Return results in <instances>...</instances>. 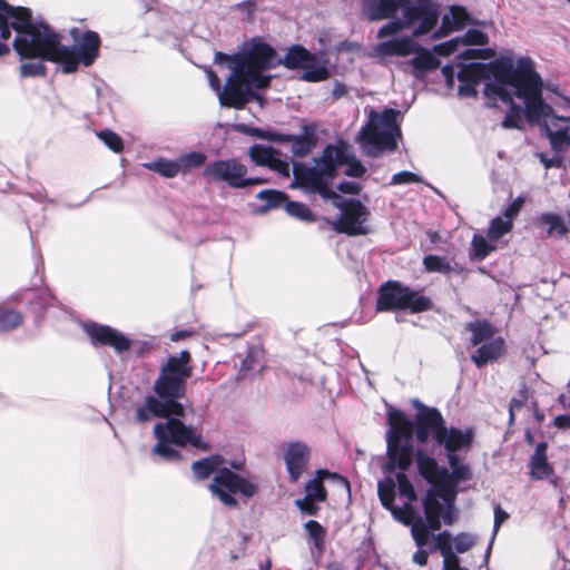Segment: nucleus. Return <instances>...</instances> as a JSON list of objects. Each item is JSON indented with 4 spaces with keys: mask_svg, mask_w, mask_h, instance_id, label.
<instances>
[{
    "mask_svg": "<svg viewBox=\"0 0 570 570\" xmlns=\"http://www.w3.org/2000/svg\"><path fill=\"white\" fill-rule=\"evenodd\" d=\"M431 308V298L399 282H386L379 289L377 311L409 309L411 313H421Z\"/></svg>",
    "mask_w": 570,
    "mask_h": 570,
    "instance_id": "nucleus-13",
    "label": "nucleus"
},
{
    "mask_svg": "<svg viewBox=\"0 0 570 570\" xmlns=\"http://www.w3.org/2000/svg\"><path fill=\"white\" fill-rule=\"evenodd\" d=\"M316 501L312 500V499H298L296 500V505L298 507V509L308 514V515H315L318 511V507L315 504Z\"/></svg>",
    "mask_w": 570,
    "mask_h": 570,
    "instance_id": "nucleus-50",
    "label": "nucleus"
},
{
    "mask_svg": "<svg viewBox=\"0 0 570 570\" xmlns=\"http://www.w3.org/2000/svg\"><path fill=\"white\" fill-rule=\"evenodd\" d=\"M389 430L386 432L387 462L383 465L385 478L391 476L401 498L405 499L402 507L396 509L414 508L416 500L414 487L405 471L415 458L412 445L413 426L405 414L396 409L387 412Z\"/></svg>",
    "mask_w": 570,
    "mask_h": 570,
    "instance_id": "nucleus-6",
    "label": "nucleus"
},
{
    "mask_svg": "<svg viewBox=\"0 0 570 570\" xmlns=\"http://www.w3.org/2000/svg\"><path fill=\"white\" fill-rule=\"evenodd\" d=\"M504 350V341L501 337L493 338L489 342L480 344L475 352L471 355V360L480 368L497 360Z\"/></svg>",
    "mask_w": 570,
    "mask_h": 570,
    "instance_id": "nucleus-29",
    "label": "nucleus"
},
{
    "mask_svg": "<svg viewBox=\"0 0 570 570\" xmlns=\"http://www.w3.org/2000/svg\"><path fill=\"white\" fill-rule=\"evenodd\" d=\"M29 11L26 7H13L0 0V37L3 40H8L11 36V29L17 32V37L13 40V49L22 57L35 55L38 47L35 42L42 37V45H52L53 35L47 33L48 30L39 26L32 28L29 24Z\"/></svg>",
    "mask_w": 570,
    "mask_h": 570,
    "instance_id": "nucleus-9",
    "label": "nucleus"
},
{
    "mask_svg": "<svg viewBox=\"0 0 570 570\" xmlns=\"http://www.w3.org/2000/svg\"><path fill=\"white\" fill-rule=\"evenodd\" d=\"M424 268L431 273H449L452 271L450 262L445 257L428 255L423 258Z\"/></svg>",
    "mask_w": 570,
    "mask_h": 570,
    "instance_id": "nucleus-38",
    "label": "nucleus"
},
{
    "mask_svg": "<svg viewBox=\"0 0 570 570\" xmlns=\"http://www.w3.org/2000/svg\"><path fill=\"white\" fill-rule=\"evenodd\" d=\"M338 190L345 194L356 195L361 190V186L355 181H343L337 186Z\"/></svg>",
    "mask_w": 570,
    "mask_h": 570,
    "instance_id": "nucleus-54",
    "label": "nucleus"
},
{
    "mask_svg": "<svg viewBox=\"0 0 570 570\" xmlns=\"http://www.w3.org/2000/svg\"><path fill=\"white\" fill-rule=\"evenodd\" d=\"M289 134H281L276 131H268V135L262 136V139H266L269 141H276V142H288L289 141Z\"/></svg>",
    "mask_w": 570,
    "mask_h": 570,
    "instance_id": "nucleus-55",
    "label": "nucleus"
},
{
    "mask_svg": "<svg viewBox=\"0 0 570 570\" xmlns=\"http://www.w3.org/2000/svg\"><path fill=\"white\" fill-rule=\"evenodd\" d=\"M522 199L521 198H517L515 200H513L505 209H504V217L510 219L512 222V219L518 215V213L520 212L521 209V206H522Z\"/></svg>",
    "mask_w": 570,
    "mask_h": 570,
    "instance_id": "nucleus-52",
    "label": "nucleus"
},
{
    "mask_svg": "<svg viewBox=\"0 0 570 570\" xmlns=\"http://www.w3.org/2000/svg\"><path fill=\"white\" fill-rule=\"evenodd\" d=\"M257 197L261 200L265 202L266 209L279 208V207L285 208L286 202L288 200V197L285 193L274 190V189L262 190L258 193Z\"/></svg>",
    "mask_w": 570,
    "mask_h": 570,
    "instance_id": "nucleus-35",
    "label": "nucleus"
},
{
    "mask_svg": "<svg viewBox=\"0 0 570 570\" xmlns=\"http://www.w3.org/2000/svg\"><path fill=\"white\" fill-rule=\"evenodd\" d=\"M346 160L342 149L327 145L321 157L315 159L314 166H307L303 163L293 164L294 181L292 187L299 186L311 191H317L324 195L331 180L335 176L338 165Z\"/></svg>",
    "mask_w": 570,
    "mask_h": 570,
    "instance_id": "nucleus-11",
    "label": "nucleus"
},
{
    "mask_svg": "<svg viewBox=\"0 0 570 570\" xmlns=\"http://www.w3.org/2000/svg\"><path fill=\"white\" fill-rule=\"evenodd\" d=\"M419 547V550L413 554V562L419 566H425L428 563L429 553L426 550Z\"/></svg>",
    "mask_w": 570,
    "mask_h": 570,
    "instance_id": "nucleus-58",
    "label": "nucleus"
},
{
    "mask_svg": "<svg viewBox=\"0 0 570 570\" xmlns=\"http://www.w3.org/2000/svg\"><path fill=\"white\" fill-rule=\"evenodd\" d=\"M305 529L317 549H322L325 538V529L315 520H308Z\"/></svg>",
    "mask_w": 570,
    "mask_h": 570,
    "instance_id": "nucleus-41",
    "label": "nucleus"
},
{
    "mask_svg": "<svg viewBox=\"0 0 570 570\" xmlns=\"http://www.w3.org/2000/svg\"><path fill=\"white\" fill-rule=\"evenodd\" d=\"M472 248L474 256L479 259H483L494 249V246H491L485 237L474 235L472 239Z\"/></svg>",
    "mask_w": 570,
    "mask_h": 570,
    "instance_id": "nucleus-45",
    "label": "nucleus"
},
{
    "mask_svg": "<svg viewBox=\"0 0 570 570\" xmlns=\"http://www.w3.org/2000/svg\"><path fill=\"white\" fill-rule=\"evenodd\" d=\"M22 323V315L16 311L0 306V331H9Z\"/></svg>",
    "mask_w": 570,
    "mask_h": 570,
    "instance_id": "nucleus-39",
    "label": "nucleus"
},
{
    "mask_svg": "<svg viewBox=\"0 0 570 570\" xmlns=\"http://www.w3.org/2000/svg\"><path fill=\"white\" fill-rule=\"evenodd\" d=\"M311 450L301 441L288 442L284 449V462L292 482H296L304 473L309 460Z\"/></svg>",
    "mask_w": 570,
    "mask_h": 570,
    "instance_id": "nucleus-23",
    "label": "nucleus"
},
{
    "mask_svg": "<svg viewBox=\"0 0 570 570\" xmlns=\"http://www.w3.org/2000/svg\"><path fill=\"white\" fill-rule=\"evenodd\" d=\"M284 209L286 210V213L289 216L297 218L299 220H303V222H314L315 220V215L303 203L287 200Z\"/></svg>",
    "mask_w": 570,
    "mask_h": 570,
    "instance_id": "nucleus-36",
    "label": "nucleus"
},
{
    "mask_svg": "<svg viewBox=\"0 0 570 570\" xmlns=\"http://www.w3.org/2000/svg\"><path fill=\"white\" fill-rule=\"evenodd\" d=\"M490 57L491 55H489L488 49L473 48H465L456 56V59L459 60L458 79L460 81L458 94L460 97H476V87L479 82L489 76L488 65L481 62H470L464 65L461 61L488 59Z\"/></svg>",
    "mask_w": 570,
    "mask_h": 570,
    "instance_id": "nucleus-15",
    "label": "nucleus"
},
{
    "mask_svg": "<svg viewBox=\"0 0 570 570\" xmlns=\"http://www.w3.org/2000/svg\"><path fill=\"white\" fill-rule=\"evenodd\" d=\"M146 167L167 178L176 177L179 171H181L178 159L169 160L165 158H158L155 161L147 164Z\"/></svg>",
    "mask_w": 570,
    "mask_h": 570,
    "instance_id": "nucleus-33",
    "label": "nucleus"
},
{
    "mask_svg": "<svg viewBox=\"0 0 570 570\" xmlns=\"http://www.w3.org/2000/svg\"><path fill=\"white\" fill-rule=\"evenodd\" d=\"M248 155L256 165L268 167L286 178L291 176V165L287 157H283L278 149L263 144H254L249 148Z\"/></svg>",
    "mask_w": 570,
    "mask_h": 570,
    "instance_id": "nucleus-20",
    "label": "nucleus"
},
{
    "mask_svg": "<svg viewBox=\"0 0 570 570\" xmlns=\"http://www.w3.org/2000/svg\"><path fill=\"white\" fill-rule=\"evenodd\" d=\"M528 401V390L525 386H523L519 392L518 395L512 397L509 404V422L510 424L513 423L515 419V413L521 410Z\"/></svg>",
    "mask_w": 570,
    "mask_h": 570,
    "instance_id": "nucleus-44",
    "label": "nucleus"
},
{
    "mask_svg": "<svg viewBox=\"0 0 570 570\" xmlns=\"http://www.w3.org/2000/svg\"><path fill=\"white\" fill-rule=\"evenodd\" d=\"M219 459L216 456L205 458L193 463L191 469L198 480L207 479L215 472L209 490L224 505L236 508V493L249 499L257 492V484L252 480L240 476L229 469L218 470Z\"/></svg>",
    "mask_w": 570,
    "mask_h": 570,
    "instance_id": "nucleus-8",
    "label": "nucleus"
},
{
    "mask_svg": "<svg viewBox=\"0 0 570 570\" xmlns=\"http://www.w3.org/2000/svg\"><path fill=\"white\" fill-rule=\"evenodd\" d=\"M493 81L484 86L489 99L510 106L502 121L504 128H519L522 112L530 124L540 125L557 151L570 145V99L559 97L554 106L542 98V80L530 58H519L517 65L501 62L493 67Z\"/></svg>",
    "mask_w": 570,
    "mask_h": 570,
    "instance_id": "nucleus-1",
    "label": "nucleus"
},
{
    "mask_svg": "<svg viewBox=\"0 0 570 570\" xmlns=\"http://www.w3.org/2000/svg\"><path fill=\"white\" fill-rule=\"evenodd\" d=\"M247 168L236 159H222L209 163L203 175L214 181H225L233 188H244L264 183L261 178H247Z\"/></svg>",
    "mask_w": 570,
    "mask_h": 570,
    "instance_id": "nucleus-16",
    "label": "nucleus"
},
{
    "mask_svg": "<svg viewBox=\"0 0 570 570\" xmlns=\"http://www.w3.org/2000/svg\"><path fill=\"white\" fill-rule=\"evenodd\" d=\"M415 462L420 475L426 480V482L435 483L448 491H454L453 488L455 484L471 478L469 465L462 463L460 456L451 455L448 459L451 471L445 466H440L438 461L423 450L415 452Z\"/></svg>",
    "mask_w": 570,
    "mask_h": 570,
    "instance_id": "nucleus-12",
    "label": "nucleus"
},
{
    "mask_svg": "<svg viewBox=\"0 0 570 570\" xmlns=\"http://www.w3.org/2000/svg\"><path fill=\"white\" fill-rule=\"evenodd\" d=\"M554 425L558 429H569L570 428V415L569 414H560L554 417Z\"/></svg>",
    "mask_w": 570,
    "mask_h": 570,
    "instance_id": "nucleus-59",
    "label": "nucleus"
},
{
    "mask_svg": "<svg viewBox=\"0 0 570 570\" xmlns=\"http://www.w3.org/2000/svg\"><path fill=\"white\" fill-rule=\"evenodd\" d=\"M346 92H347V89H346L345 85L336 82L333 88L332 95L334 98L338 99V98L343 97L344 95H346Z\"/></svg>",
    "mask_w": 570,
    "mask_h": 570,
    "instance_id": "nucleus-62",
    "label": "nucleus"
},
{
    "mask_svg": "<svg viewBox=\"0 0 570 570\" xmlns=\"http://www.w3.org/2000/svg\"><path fill=\"white\" fill-rule=\"evenodd\" d=\"M206 160V156L203 153L190 151L188 154L181 155L178 158V163L180 164V170L187 171L191 168L200 167Z\"/></svg>",
    "mask_w": 570,
    "mask_h": 570,
    "instance_id": "nucleus-40",
    "label": "nucleus"
},
{
    "mask_svg": "<svg viewBox=\"0 0 570 570\" xmlns=\"http://www.w3.org/2000/svg\"><path fill=\"white\" fill-rule=\"evenodd\" d=\"M413 405L417 412L414 421L409 420L413 426L412 436L415 435L419 443H426L429 438L436 442L445 428V421L441 412L436 407L424 405L419 400H414Z\"/></svg>",
    "mask_w": 570,
    "mask_h": 570,
    "instance_id": "nucleus-18",
    "label": "nucleus"
},
{
    "mask_svg": "<svg viewBox=\"0 0 570 570\" xmlns=\"http://www.w3.org/2000/svg\"><path fill=\"white\" fill-rule=\"evenodd\" d=\"M278 65H283L289 70L302 69L303 73L301 79L307 82H320L330 77V70L325 63H322L314 53H311L299 45H293L289 47L284 57L279 59H277V53L274 49L273 66L267 70L275 68Z\"/></svg>",
    "mask_w": 570,
    "mask_h": 570,
    "instance_id": "nucleus-14",
    "label": "nucleus"
},
{
    "mask_svg": "<svg viewBox=\"0 0 570 570\" xmlns=\"http://www.w3.org/2000/svg\"><path fill=\"white\" fill-rule=\"evenodd\" d=\"M413 183H421V177L406 170L396 173L391 178V185H405Z\"/></svg>",
    "mask_w": 570,
    "mask_h": 570,
    "instance_id": "nucleus-48",
    "label": "nucleus"
},
{
    "mask_svg": "<svg viewBox=\"0 0 570 570\" xmlns=\"http://www.w3.org/2000/svg\"><path fill=\"white\" fill-rule=\"evenodd\" d=\"M413 31V28H410ZM420 36H401L379 42L373 48V56L380 61H385L389 57H407L417 51L419 45L414 38Z\"/></svg>",
    "mask_w": 570,
    "mask_h": 570,
    "instance_id": "nucleus-21",
    "label": "nucleus"
},
{
    "mask_svg": "<svg viewBox=\"0 0 570 570\" xmlns=\"http://www.w3.org/2000/svg\"><path fill=\"white\" fill-rule=\"evenodd\" d=\"M466 330L472 333L471 344L473 346L493 340V327L485 321L470 322Z\"/></svg>",
    "mask_w": 570,
    "mask_h": 570,
    "instance_id": "nucleus-32",
    "label": "nucleus"
},
{
    "mask_svg": "<svg viewBox=\"0 0 570 570\" xmlns=\"http://www.w3.org/2000/svg\"><path fill=\"white\" fill-rule=\"evenodd\" d=\"M411 8L410 0H363V11L370 21L389 19L377 31V39L396 36L413 28V36L431 31L434 14Z\"/></svg>",
    "mask_w": 570,
    "mask_h": 570,
    "instance_id": "nucleus-7",
    "label": "nucleus"
},
{
    "mask_svg": "<svg viewBox=\"0 0 570 570\" xmlns=\"http://www.w3.org/2000/svg\"><path fill=\"white\" fill-rule=\"evenodd\" d=\"M538 222L540 225H546L548 227L547 235L553 237H563L569 233V227L567 226L563 217L556 213H542Z\"/></svg>",
    "mask_w": 570,
    "mask_h": 570,
    "instance_id": "nucleus-31",
    "label": "nucleus"
},
{
    "mask_svg": "<svg viewBox=\"0 0 570 570\" xmlns=\"http://www.w3.org/2000/svg\"><path fill=\"white\" fill-rule=\"evenodd\" d=\"M274 48L259 37L245 41L239 51L227 55L220 51L215 53L217 65L228 63L230 75L224 88L218 76L206 69L209 86L218 95L222 106L242 109L248 101L253 89L269 87L272 76L265 71L273 66Z\"/></svg>",
    "mask_w": 570,
    "mask_h": 570,
    "instance_id": "nucleus-3",
    "label": "nucleus"
},
{
    "mask_svg": "<svg viewBox=\"0 0 570 570\" xmlns=\"http://www.w3.org/2000/svg\"><path fill=\"white\" fill-rule=\"evenodd\" d=\"M433 549L439 550L441 554L450 552L452 549L453 538L449 531H442L432 535Z\"/></svg>",
    "mask_w": 570,
    "mask_h": 570,
    "instance_id": "nucleus-43",
    "label": "nucleus"
},
{
    "mask_svg": "<svg viewBox=\"0 0 570 570\" xmlns=\"http://www.w3.org/2000/svg\"><path fill=\"white\" fill-rule=\"evenodd\" d=\"M97 136L112 151L120 153L122 150V139L116 132L111 130H101Z\"/></svg>",
    "mask_w": 570,
    "mask_h": 570,
    "instance_id": "nucleus-42",
    "label": "nucleus"
},
{
    "mask_svg": "<svg viewBox=\"0 0 570 570\" xmlns=\"http://www.w3.org/2000/svg\"><path fill=\"white\" fill-rule=\"evenodd\" d=\"M258 355L257 351H249L247 356L242 361L240 372H247L255 368L254 362Z\"/></svg>",
    "mask_w": 570,
    "mask_h": 570,
    "instance_id": "nucleus-53",
    "label": "nucleus"
},
{
    "mask_svg": "<svg viewBox=\"0 0 570 570\" xmlns=\"http://www.w3.org/2000/svg\"><path fill=\"white\" fill-rule=\"evenodd\" d=\"M547 449V442L537 444L529 460L530 478L532 480H549L553 487H558V478L554 475L552 465L548 462Z\"/></svg>",
    "mask_w": 570,
    "mask_h": 570,
    "instance_id": "nucleus-24",
    "label": "nucleus"
},
{
    "mask_svg": "<svg viewBox=\"0 0 570 570\" xmlns=\"http://www.w3.org/2000/svg\"><path fill=\"white\" fill-rule=\"evenodd\" d=\"M189 335H190V332H188V331H177V332L171 334L170 338L174 342H178V341H180V340H183V338H185V337H187Z\"/></svg>",
    "mask_w": 570,
    "mask_h": 570,
    "instance_id": "nucleus-63",
    "label": "nucleus"
},
{
    "mask_svg": "<svg viewBox=\"0 0 570 570\" xmlns=\"http://www.w3.org/2000/svg\"><path fill=\"white\" fill-rule=\"evenodd\" d=\"M83 331L94 346H109L119 354L131 346V341L126 335L108 325L90 322L83 324Z\"/></svg>",
    "mask_w": 570,
    "mask_h": 570,
    "instance_id": "nucleus-19",
    "label": "nucleus"
},
{
    "mask_svg": "<svg viewBox=\"0 0 570 570\" xmlns=\"http://www.w3.org/2000/svg\"><path fill=\"white\" fill-rule=\"evenodd\" d=\"M368 216V209L360 200H346L341 207V216L333 223V229L348 236L366 235L371 230L366 224Z\"/></svg>",
    "mask_w": 570,
    "mask_h": 570,
    "instance_id": "nucleus-17",
    "label": "nucleus"
},
{
    "mask_svg": "<svg viewBox=\"0 0 570 570\" xmlns=\"http://www.w3.org/2000/svg\"><path fill=\"white\" fill-rule=\"evenodd\" d=\"M509 514L498 504L494 507L493 538L497 535L501 524L507 521Z\"/></svg>",
    "mask_w": 570,
    "mask_h": 570,
    "instance_id": "nucleus-51",
    "label": "nucleus"
},
{
    "mask_svg": "<svg viewBox=\"0 0 570 570\" xmlns=\"http://www.w3.org/2000/svg\"><path fill=\"white\" fill-rule=\"evenodd\" d=\"M512 222L508 218L495 217L491 220L488 237L490 240H498L512 229Z\"/></svg>",
    "mask_w": 570,
    "mask_h": 570,
    "instance_id": "nucleus-37",
    "label": "nucleus"
},
{
    "mask_svg": "<svg viewBox=\"0 0 570 570\" xmlns=\"http://www.w3.org/2000/svg\"><path fill=\"white\" fill-rule=\"evenodd\" d=\"M316 126L313 124L302 127L299 135H291L289 141L292 144V153L295 156L303 157L308 155L316 146Z\"/></svg>",
    "mask_w": 570,
    "mask_h": 570,
    "instance_id": "nucleus-28",
    "label": "nucleus"
},
{
    "mask_svg": "<svg viewBox=\"0 0 570 570\" xmlns=\"http://www.w3.org/2000/svg\"><path fill=\"white\" fill-rule=\"evenodd\" d=\"M255 2L252 1V0H247V1H243L240 3H238L236 6V8L242 11V12H246L248 16L252 14V12L254 11L255 9Z\"/></svg>",
    "mask_w": 570,
    "mask_h": 570,
    "instance_id": "nucleus-60",
    "label": "nucleus"
},
{
    "mask_svg": "<svg viewBox=\"0 0 570 570\" xmlns=\"http://www.w3.org/2000/svg\"><path fill=\"white\" fill-rule=\"evenodd\" d=\"M324 479H332L347 492H350V483L347 479L336 473H331L327 470H318L316 478L309 480L305 485L306 495L304 499H312L317 502H322L326 499V491L323 485Z\"/></svg>",
    "mask_w": 570,
    "mask_h": 570,
    "instance_id": "nucleus-26",
    "label": "nucleus"
},
{
    "mask_svg": "<svg viewBox=\"0 0 570 570\" xmlns=\"http://www.w3.org/2000/svg\"><path fill=\"white\" fill-rule=\"evenodd\" d=\"M400 112L395 109H385L382 112L371 110L367 122L361 128L357 141L364 154L377 157L384 151H394L401 128L397 122Z\"/></svg>",
    "mask_w": 570,
    "mask_h": 570,
    "instance_id": "nucleus-10",
    "label": "nucleus"
},
{
    "mask_svg": "<svg viewBox=\"0 0 570 570\" xmlns=\"http://www.w3.org/2000/svg\"><path fill=\"white\" fill-rule=\"evenodd\" d=\"M360 48V46L356 43V42H351V41H342L340 45H338V50L340 51H355Z\"/></svg>",
    "mask_w": 570,
    "mask_h": 570,
    "instance_id": "nucleus-61",
    "label": "nucleus"
},
{
    "mask_svg": "<svg viewBox=\"0 0 570 570\" xmlns=\"http://www.w3.org/2000/svg\"><path fill=\"white\" fill-rule=\"evenodd\" d=\"M415 56L406 62V67L411 68V72L415 77H421L424 72L433 71L440 66V60L430 51L419 46Z\"/></svg>",
    "mask_w": 570,
    "mask_h": 570,
    "instance_id": "nucleus-30",
    "label": "nucleus"
},
{
    "mask_svg": "<svg viewBox=\"0 0 570 570\" xmlns=\"http://www.w3.org/2000/svg\"><path fill=\"white\" fill-rule=\"evenodd\" d=\"M442 75L445 78V82L449 87H452L454 83L455 69L453 65H445L442 68Z\"/></svg>",
    "mask_w": 570,
    "mask_h": 570,
    "instance_id": "nucleus-57",
    "label": "nucleus"
},
{
    "mask_svg": "<svg viewBox=\"0 0 570 570\" xmlns=\"http://www.w3.org/2000/svg\"><path fill=\"white\" fill-rule=\"evenodd\" d=\"M443 557V567L442 570H462L463 567L460 566V559L455 554L453 550L446 552L445 554H441Z\"/></svg>",
    "mask_w": 570,
    "mask_h": 570,
    "instance_id": "nucleus-49",
    "label": "nucleus"
},
{
    "mask_svg": "<svg viewBox=\"0 0 570 570\" xmlns=\"http://www.w3.org/2000/svg\"><path fill=\"white\" fill-rule=\"evenodd\" d=\"M468 22V11L463 7L452 6L449 11L443 14L441 26L434 32L433 38H441L452 31L461 30Z\"/></svg>",
    "mask_w": 570,
    "mask_h": 570,
    "instance_id": "nucleus-27",
    "label": "nucleus"
},
{
    "mask_svg": "<svg viewBox=\"0 0 570 570\" xmlns=\"http://www.w3.org/2000/svg\"><path fill=\"white\" fill-rule=\"evenodd\" d=\"M410 7L411 8H420L419 10L422 12H430L434 14L433 22L431 24V31L435 28L438 21H439V11L434 3L431 2V0H415V3H413L410 0Z\"/></svg>",
    "mask_w": 570,
    "mask_h": 570,
    "instance_id": "nucleus-46",
    "label": "nucleus"
},
{
    "mask_svg": "<svg viewBox=\"0 0 570 570\" xmlns=\"http://www.w3.org/2000/svg\"><path fill=\"white\" fill-rule=\"evenodd\" d=\"M453 544L456 553H464L474 546V538L469 533H459L453 538Z\"/></svg>",
    "mask_w": 570,
    "mask_h": 570,
    "instance_id": "nucleus-47",
    "label": "nucleus"
},
{
    "mask_svg": "<svg viewBox=\"0 0 570 570\" xmlns=\"http://www.w3.org/2000/svg\"><path fill=\"white\" fill-rule=\"evenodd\" d=\"M473 438L472 429L461 430L454 426H445L435 443L444 448L449 459L451 455L459 456L458 452H468L472 445Z\"/></svg>",
    "mask_w": 570,
    "mask_h": 570,
    "instance_id": "nucleus-22",
    "label": "nucleus"
},
{
    "mask_svg": "<svg viewBox=\"0 0 570 570\" xmlns=\"http://www.w3.org/2000/svg\"><path fill=\"white\" fill-rule=\"evenodd\" d=\"M28 22L32 28L39 26L45 27L48 32L53 35L52 45H42V37L35 42L38 50L35 55L28 57H20L21 60L31 59L33 61L24 62L20 66V73L22 77H39L46 75V66L43 61L57 62L61 66L65 73L73 72L78 69L79 63L88 67L91 66L99 55L100 37L95 31H86L78 45L65 46L61 43L62 36L56 32L45 21H33L32 12L29 11Z\"/></svg>",
    "mask_w": 570,
    "mask_h": 570,
    "instance_id": "nucleus-5",
    "label": "nucleus"
},
{
    "mask_svg": "<svg viewBox=\"0 0 570 570\" xmlns=\"http://www.w3.org/2000/svg\"><path fill=\"white\" fill-rule=\"evenodd\" d=\"M487 42L488 37L484 32L478 29H469L463 37H456L434 46L433 51L439 56H449L459 51L461 47H465L468 45L482 46Z\"/></svg>",
    "mask_w": 570,
    "mask_h": 570,
    "instance_id": "nucleus-25",
    "label": "nucleus"
},
{
    "mask_svg": "<svg viewBox=\"0 0 570 570\" xmlns=\"http://www.w3.org/2000/svg\"><path fill=\"white\" fill-rule=\"evenodd\" d=\"M10 52V48L7 43L0 41V58L7 56Z\"/></svg>",
    "mask_w": 570,
    "mask_h": 570,
    "instance_id": "nucleus-64",
    "label": "nucleus"
},
{
    "mask_svg": "<svg viewBox=\"0 0 570 570\" xmlns=\"http://www.w3.org/2000/svg\"><path fill=\"white\" fill-rule=\"evenodd\" d=\"M336 148H340L344 151L345 154V158L346 160L342 161L338 167L345 165L346 168L344 170V174L346 176H350V177H362L365 171H366V168L364 167V165L357 160L354 155H352L348 149L345 147V146H335Z\"/></svg>",
    "mask_w": 570,
    "mask_h": 570,
    "instance_id": "nucleus-34",
    "label": "nucleus"
},
{
    "mask_svg": "<svg viewBox=\"0 0 570 570\" xmlns=\"http://www.w3.org/2000/svg\"><path fill=\"white\" fill-rule=\"evenodd\" d=\"M540 160L547 169L561 167L562 160L556 156L552 158L546 157L543 154L540 155Z\"/></svg>",
    "mask_w": 570,
    "mask_h": 570,
    "instance_id": "nucleus-56",
    "label": "nucleus"
},
{
    "mask_svg": "<svg viewBox=\"0 0 570 570\" xmlns=\"http://www.w3.org/2000/svg\"><path fill=\"white\" fill-rule=\"evenodd\" d=\"M423 500L422 518L414 508L396 509L394 504L395 483L391 476L379 481L377 493L382 505L387 509L393 518L411 527V534L417 547H425L430 541V532L439 531L442 523L452 525L456 519L454 507L455 492L448 491L435 483H430Z\"/></svg>",
    "mask_w": 570,
    "mask_h": 570,
    "instance_id": "nucleus-4",
    "label": "nucleus"
},
{
    "mask_svg": "<svg viewBox=\"0 0 570 570\" xmlns=\"http://www.w3.org/2000/svg\"><path fill=\"white\" fill-rule=\"evenodd\" d=\"M193 374L191 355L187 350L170 355L159 368L154 382V395L146 396L142 404L136 407L135 419L139 423L156 417H165L154 426L157 443L151 453L166 461L179 459L174 448L191 445L202 448V435L197 429L184 424L179 417L184 415V406L179 402L186 394L187 381Z\"/></svg>",
    "mask_w": 570,
    "mask_h": 570,
    "instance_id": "nucleus-2",
    "label": "nucleus"
}]
</instances>
